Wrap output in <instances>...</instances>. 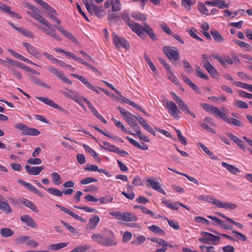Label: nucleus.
<instances>
[{
	"mask_svg": "<svg viewBox=\"0 0 252 252\" xmlns=\"http://www.w3.org/2000/svg\"><path fill=\"white\" fill-rule=\"evenodd\" d=\"M1 236L4 238H7L13 235L14 232L9 228L4 227L0 230Z\"/></svg>",
	"mask_w": 252,
	"mask_h": 252,
	"instance_id": "nucleus-42",
	"label": "nucleus"
},
{
	"mask_svg": "<svg viewBox=\"0 0 252 252\" xmlns=\"http://www.w3.org/2000/svg\"><path fill=\"white\" fill-rule=\"evenodd\" d=\"M81 98V97H80ZM81 98L84 100V102H85L90 110L91 111L92 113L98 119H99L102 116L98 113L97 111L96 110L95 107L92 105V104L91 103V102L87 100L85 97H81Z\"/></svg>",
	"mask_w": 252,
	"mask_h": 252,
	"instance_id": "nucleus-31",
	"label": "nucleus"
},
{
	"mask_svg": "<svg viewBox=\"0 0 252 252\" xmlns=\"http://www.w3.org/2000/svg\"><path fill=\"white\" fill-rule=\"evenodd\" d=\"M18 183L22 186L25 187L27 189L37 194L40 197H43V193L38 190L35 187L33 186L31 184L27 183L24 180H19Z\"/></svg>",
	"mask_w": 252,
	"mask_h": 252,
	"instance_id": "nucleus-11",
	"label": "nucleus"
},
{
	"mask_svg": "<svg viewBox=\"0 0 252 252\" xmlns=\"http://www.w3.org/2000/svg\"><path fill=\"white\" fill-rule=\"evenodd\" d=\"M37 99L41 101V102L44 103L45 104L52 107L54 108H56L58 110L62 111L63 113L66 114H68V111L63 109L60 105L56 103L52 100L46 97H41V96H36L35 97Z\"/></svg>",
	"mask_w": 252,
	"mask_h": 252,
	"instance_id": "nucleus-8",
	"label": "nucleus"
},
{
	"mask_svg": "<svg viewBox=\"0 0 252 252\" xmlns=\"http://www.w3.org/2000/svg\"><path fill=\"white\" fill-rule=\"evenodd\" d=\"M195 68L198 77L203 79H208V76L202 72V70L199 66L196 65Z\"/></svg>",
	"mask_w": 252,
	"mask_h": 252,
	"instance_id": "nucleus-63",
	"label": "nucleus"
},
{
	"mask_svg": "<svg viewBox=\"0 0 252 252\" xmlns=\"http://www.w3.org/2000/svg\"><path fill=\"white\" fill-rule=\"evenodd\" d=\"M163 52L170 61H176L179 58L178 50L174 47L165 46L163 48Z\"/></svg>",
	"mask_w": 252,
	"mask_h": 252,
	"instance_id": "nucleus-5",
	"label": "nucleus"
},
{
	"mask_svg": "<svg viewBox=\"0 0 252 252\" xmlns=\"http://www.w3.org/2000/svg\"><path fill=\"white\" fill-rule=\"evenodd\" d=\"M23 45L26 48L27 51L36 59H39L40 57V54L38 52L37 49L31 45L28 42H23Z\"/></svg>",
	"mask_w": 252,
	"mask_h": 252,
	"instance_id": "nucleus-14",
	"label": "nucleus"
},
{
	"mask_svg": "<svg viewBox=\"0 0 252 252\" xmlns=\"http://www.w3.org/2000/svg\"><path fill=\"white\" fill-rule=\"evenodd\" d=\"M147 182L148 183L147 185L148 187H151L164 195L166 194L165 191L161 188L160 184L157 179L155 178H149L147 179Z\"/></svg>",
	"mask_w": 252,
	"mask_h": 252,
	"instance_id": "nucleus-9",
	"label": "nucleus"
},
{
	"mask_svg": "<svg viewBox=\"0 0 252 252\" xmlns=\"http://www.w3.org/2000/svg\"><path fill=\"white\" fill-rule=\"evenodd\" d=\"M177 104H178L180 109L183 112H184L185 114H188L190 115L193 118H196L195 114L189 109L188 105L182 99H181L180 101L177 102Z\"/></svg>",
	"mask_w": 252,
	"mask_h": 252,
	"instance_id": "nucleus-17",
	"label": "nucleus"
},
{
	"mask_svg": "<svg viewBox=\"0 0 252 252\" xmlns=\"http://www.w3.org/2000/svg\"><path fill=\"white\" fill-rule=\"evenodd\" d=\"M71 75L75 78L79 79L86 87L91 90H94V86L88 81V80L82 76H80L77 74H71Z\"/></svg>",
	"mask_w": 252,
	"mask_h": 252,
	"instance_id": "nucleus-22",
	"label": "nucleus"
},
{
	"mask_svg": "<svg viewBox=\"0 0 252 252\" xmlns=\"http://www.w3.org/2000/svg\"><path fill=\"white\" fill-rule=\"evenodd\" d=\"M99 218L98 216L94 215L93 217L90 219L89 222L86 226L87 229L93 230L99 223Z\"/></svg>",
	"mask_w": 252,
	"mask_h": 252,
	"instance_id": "nucleus-20",
	"label": "nucleus"
},
{
	"mask_svg": "<svg viewBox=\"0 0 252 252\" xmlns=\"http://www.w3.org/2000/svg\"><path fill=\"white\" fill-rule=\"evenodd\" d=\"M198 10L202 14L209 15V11L206 7V5L202 2L199 3L197 5Z\"/></svg>",
	"mask_w": 252,
	"mask_h": 252,
	"instance_id": "nucleus-50",
	"label": "nucleus"
},
{
	"mask_svg": "<svg viewBox=\"0 0 252 252\" xmlns=\"http://www.w3.org/2000/svg\"><path fill=\"white\" fill-rule=\"evenodd\" d=\"M57 30L61 32L64 36L69 39L72 42L74 43H77V39L68 31L65 30L63 27L62 26L58 27L55 26Z\"/></svg>",
	"mask_w": 252,
	"mask_h": 252,
	"instance_id": "nucleus-19",
	"label": "nucleus"
},
{
	"mask_svg": "<svg viewBox=\"0 0 252 252\" xmlns=\"http://www.w3.org/2000/svg\"><path fill=\"white\" fill-rule=\"evenodd\" d=\"M92 238L94 241L97 242L98 243H99L100 245H107L108 244L105 243V242L104 241V237L103 236L100 234H93L92 236Z\"/></svg>",
	"mask_w": 252,
	"mask_h": 252,
	"instance_id": "nucleus-45",
	"label": "nucleus"
},
{
	"mask_svg": "<svg viewBox=\"0 0 252 252\" xmlns=\"http://www.w3.org/2000/svg\"><path fill=\"white\" fill-rule=\"evenodd\" d=\"M137 120L138 119L136 116L127 112V123L135 132L137 130L138 128H140L137 124Z\"/></svg>",
	"mask_w": 252,
	"mask_h": 252,
	"instance_id": "nucleus-10",
	"label": "nucleus"
},
{
	"mask_svg": "<svg viewBox=\"0 0 252 252\" xmlns=\"http://www.w3.org/2000/svg\"><path fill=\"white\" fill-rule=\"evenodd\" d=\"M127 139L128 140L129 142L134 147H136L138 149L142 150H146L148 149V147L146 145L144 144L143 143H141V144H139L138 142L133 139L131 138H129L127 137Z\"/></svg>",
	"mask_w": 252,
	"mask_h": 252,
	"instance_id": "nucleus-35",
	"label": "nucleus"
},
{
	"mask_svg": "<svg viewBox=\"0 0 252 252\" xmlns=\"http://www.w3.org/2000/svg\"><path fill=\"white\" fill-rule=\"evenodd\" d=\"M130 15H131V17H132L133 18H134V19H135L137 21L144 22L147 20L146 16L145 14H144L140 12H138V11L132 12L130 14Z\"/></svg>",
	"mask_w": 252,
	"mask_h": 252,
	"instance_id": "nucleus-33",
	"label": "nucleus"
},
{
	"mask_svg": "<svg viewBox=\"0 0 252 252\" xmlns=\"http://www.w3.org/2000/svg\"><path fill=\"white\" fill-rule=\"evenodd\" d=\"M204 67L208 71V72L213 77H215L218 75V72L215 68L212 66L209 61H206L205 64L204 65Z\"/></svg>",
	"mask_w": 252,
	"mask_h": 252,
	"instance_id": "nucleus-30",
	"label": "nucleus"
},
{
	"mask_svg": "<svg viewBox=\"0 0 252 252\" xmlns=\"http://www.w3.org/2000/svg\"><path fill=\"white\" fill-rule=\"evenodd\" d=\"M212 113H213L215 116L219 117L224 122L225 121L226 118H227L226 114L221 111V110H220V109L216 107H215L213 108V110Z\"/></svg>",
	"mask_w": 252,
	"mask_h": 252,
	"instance_id": "nucleus-36",
	"label": "nucleus"
},
{
	"mask_svg": "<svg viewBox=\"0 0 252 252\" xmlns=\"http://www.w3.org/2000/svg\"><path fill=\"white\" fill-rule=\"evenodd\" d=\"M20 202L22 204L24 205L27 207L29 208L32 211L36 213L38 212V210L37 209L34 203L30 200L25 198H22L20 200Z\"/></svg>",
	"mask_w": 252,
	"mask_h": 252,
	"instance_id": "nucleus-25",
	"label": "nucleus"
},
{
	"mask_svg": "<svg viewBox=\"0 0 252 252\" xmlns=\"http://www.w3.org/2000/svg\"><path fill=\"white\" fill-rule=\"evenodd\" d=\"M45 189L47 191V192L52 195L55 196H57L59 197H61L63 196V193L59 189L55 188H50L48 189L45 188Z\"/></svg>",
	"mask_w": 252,
	"mask_h": 252,
	"instance_id": "nucleus-49",
	"label": "nucleus"
},
{
	"mask_svg": "<svg viewBox=\"0 0 252 252\" xmlns=\"http://www.w3.org/2000/svg\"><path fill=\"white\" fill-rule=\"evenodd\" d=\"M197 199L201 200L207 201V202L212 203L215 205L217 199L215 198L213 196L209 195H202L198 196Z\"/></svg>",
	"mask_w": 252,
	"mask_h": 252,
	"instance_id": "nucleus-39",
	"label": "nucleus"
},
{
	"mask_svg": "<svg viewBox=\"0 0 252 252\" xmlns=\"http://www.w3.org/2000/svg\"><path fill=\"white\" fill-rule=\"evenodd\" d=\"M221 165L225 168L230 173L236 175L240 172V170L238 168L232 165L229 164L226 162H222Z\"/></svg>",
	"mask_w": 252,
	"mask_h": 252,
	"instance_id": "nucleus-32",
	"label": "nucleus"
},
{
	"mask_svg": "<svg viewBox=\"0 0 252 252\" xmlns=\"http://www.w3.org/2000/svg\"><path fill=\"white\" fill-rule=\"evenodd\" d=\"M51 177L55 185H59L62 183L60 175L57 172H53L51 174Z\"/></svg>",
	"mask_w": 252,
	"mask_h": 252,
	"instance_id": "nucleus-57",
	"label": "nucleus"
},
{
	"mask_svg": "<svg viewBox=\"0 0 252 252\" xmlns=\"http://www.w3.org/2000/svg\"><path fill=\"white\" fill-rule=\"evenodd\" d=\"M236 44L240 46L241 48H242L244 49L250 51L252 47L250 45L248 44V43L241 41V40H236L235 41Z\"/></svg>",
	"mask_w": 252,
	"mask_h": 252,
	"instance_id": "nucleus-59",
	"label": "nucleus"
},
{
	"mask_svg": "<svg viewBox=\"0 0 252 252\" xmlns=\"http://www.w3.org/2000/svg\"><path fill=\"white\" fill-rule=\"evenodd\" d=\"M104 241L105 243L108 244L107 245H104L106 247L115 246L117 244V242L112 233H111L110 236L108 237H104Z\"/></svg>",
	"mask_w": 252,
	"mask_h": 252,
	"instance_id": "nucleus-34",
	"label": "nucleus"
},
{
	"mask_svg": "<svg viewBox=\"0 0 252 252\" xmlns=\"http://www.w3.org/2000/svg\"><path fill=\"white\" fill-rule=\"evenodd\" d=\"M32 17L42 23L47 28H51V24L45 19L40 13L32 15Z\"/></svg>",
	"mask_w": 252,
	"mask_h": 252,
	"instance_id": "nucleus-28",
	"label": "nucleus"
},
{
	"mask_svg": "<svg viewBox=\"0 0 252 252\" xmlns=\"http://www.w3.org/2000/svg\"><path fill=\"white\" fill-rule=\"evenodd\" d=\"M177 104H178L180 109L183 112H184L185 114H188L190 115L193 118H196L195 114L189 109L188 105L182 99H181L180 101L177 102Z\"/></svg>",
	"mask_w": 252,
	"mask_h": 252,
	"instance_id": "nucleus-18",
	"label": "nucleus"
},
{
	"mask_svg": "<svg viewBox=\"0 0 252 252\" xmlns=\"http://www.w3.org/2000/svg\"><path fill=\"white\" fill-rule=\"evenodd\" d=\"M212 57L216 59L223 67H226L227 65H231L240 61L238 56L233 52L231 53V57L228 55L221 56L217 53H213Z\"/></svg>",
	"mask_w": 252,
	"mask_h": 252,
	"instance_id": "nucleus-2",
	"label": "nucleus"
},
{
	"mask_svg": "<svg viewBox=\"0 0 252 252\" xmlns=\"http://www.w3.org/2000/svg\"><path fill=\"white\" fill-rule=\"evenodd\" d=\"M127 25L131 30L140 38H145L146 37L145 33H146L152 40L157 39L156 34L148 24L144 23L143 26H141L138 23L132 22H128Z\"/></svg>",
	"mask_w": 252,
	"mask_h": 252,
	"instance_id": "nucleus-1",
	"label": "nucleus"
},
{
	"mask_svg": "<svg viewBox=\"0 0 252 252\" xmlns=\"http://www.w3.org/2000/svg\"><path fill=\"white\" fill-rule=\"evenodd\" d=\"M135 133H131V134L133 135L138 136L139 138H140L141 140H143L145 142L150 141V139L148 137L141 133L140 128H138L137 130L135 131Z\"/></svg>",
	"mask_w": 252,
	"mask_h": 252,
	"instance_id": "nucleus-54",
	"label": "nucleus"
},
{
	"mask_svg": "<svg viewBox=\"0 0 252 252\" xmlns=\"http://www.w3.org/2000/svg\"><path fill=\"white\" fill-rule=\"evenodd\" d=\"M20 220L27 225L32 228H36L37 224L34 222L33 219L28 215H24L20 218Z\"/></svg>",
	"mask_w": 252,
	"mask_h": 252,
	"instance_id": "nucleus-21",
	"label": "nucleus"
},
{
	"mask_svg": "<svg viewBox=\"0 0 252 252\" xmlns=\"http://www.w3.org/2000/svg\"><path fill=\"white\" fill-rule=\"evenodd\" d=\"M28 77L29 79L33 82L35 85L39 86L42 87L46 88L48 89H50L51 87L45 83L42 82L40 79H38L36 77L34 76L32 74H29Z\"/></svg>",
	"mask_w": 252,
	"mask_h": 252,
	"instance_id": "nucleus-24",
	"label": "nucleus"
},
{
	"mask_svg": "<svg viewBox=\"0 0 252 252\" xmlns=\"http://www.w3.org/2000/svg\"><path fill=\"white\" fill-rule=\"evenodd\" d=\"M90 11H88L91 15H94L98 18H100L103 16V9L102 6H98L94 4L92 5Z\"/></svg>",
	"mask_w": 252,
	"mask_h": 252,
	"instance_id": "nucleus-16",
	"label": "nucleus"
},
{
	"mask_svg": "<svg viewBox=\"0 0 252 252\" xmlns=\"http://www.w3.org/2000/svg\"><path fill=\"white\" fill-rule=\"evenodd\" d=\"M111 9L113 12H117L121 9V4L119 0H111Z\"/></svg>",
	"mask_w": 252,
	"mask_h": 252,
	"instance_id": "nucleus-51",
	"label": "nucleus"
},
{
	"mask_svg": "<svg viewBox=\"0 0 252 252\" xmlns=\"http://www.w3.org/2000/svg\"><path fill=\"white\" fill-rule=\"evenodd\" d=\"M199 125L200 126L202 127L203 129L206 130L207 131L210 132L212 133H215L216 132L214 130V129H213L210 125H208L205 123H204L203 122H199Z\"/></svg>",
	"mask_w": 252,
	"mask_h": 252,
	"instance_id": "nucleus-60",
	"label": "nucleus"
},
{
	"mask_svg": "<svg viewBox=\"0 0 252 252\" xmlns=\"http://www.w3.org/2000/svg\"><path fill=\"white\" fill-rule=\"evenodd\" d=\"M14 127L23 131L22 132V135L37 136L40 133V131L36 129L29 128L27 126L22 123L15 125Z\"/></svg>",
	"mask_w": 252,
	"mask_h": 252,
	"instance_id": "nucleus-4",
	"label": "nucleus"
},
{
	"mask_svg": "<svg viewBox=\"0 0 252 252\" xmlns=\"http://www.w3.org/2000/svg\"><path fill=\"white\" fill-rule=\"evenodd\" d=\"M168 79L176 85L179 84L178 79L177 78L175 74L172 72L171 69L167 71V74Z\"/></svg>",
	"mask_w": 252,
	"mask_h": 252,
	"instance_id": "nucleus-52",
	"label": "nucleus"
},
{
	"mask_svg": "<svg viewBox=\"0 0 252 252\" xmlns=\"http://www.w3.org/2000/svg\"><path fill=\"white\" fill-rule=\"evenodd\" d=\"M25 169L29 174L38 175L44 169V167L43 166L31 167L30 165H26Z\"/></svg>",
	"mask_w": 252,
	"mask_h": 252,
	"instance_id": "nucleus-15",
	"label": "nucleus"
},
{
	"mask_svg": "<svg viewBox=\"0 0 252 252\" xmlns=\"http://www.w3.org/2000/svg\"><path fill=\"white\" fill-rule=\"evenodd\" d=\"M234 105L238 108L242 109H246L248 108V105L247 103L239 99L235 100Z\"/></svg>",
	"mask_w": 252,
	"mask_h": 252,
	"instance_id": "nucleus-53",
	"label": "nucleus"
},
{
	"mask_svg": "<svg viewBox=\"0 0 252 252\" xmlns=\"http://www.w3.org/2000/svg\"><path fill=\"white\" fill-rule=\"evenodd\" d=\"M101 147L107 151L114 152L123 156H125L126 154V151L124 150H120L118 148L114 145H110L109 146L104 147H103L102 146H101Z\"/></svg>",
	"mask_w": 252,
	"mask_h": 252,
	"instance_id": "nucleus-27",
	"label": "nucleus"
},
{
	"mask_svg": "<svg viewBox=\"0 0 252 252\" xmlns=\"http://www.w3.org/2000/svg\"><path fill=\"white\" fill-rule=\"evenodd\" d=\"M225 122L228 124H232L233 126L241 127L243 126L242 123L239 120L232 118H227Z\"/></svg>",
	"mask_w": 252,
	"mask_h": 252,
	"instance_id": "nucleus-47",
	"label": "nucleus"
},
{
	"mask_svg": "<svg viewBox=\"0 0 252 252\" xmlns=\"http://www.w3.org/2000/svg\"><path fill=\"white\" fill-rule=\"evenodd\" d=\"M211 34L216 42L223 43L224 39L219 32L215 30L211 31Z\"/></svg>",
	"mask_w": 252,
	"mask_h": 252,
	"instance_id": "nucleus-38",
	"label": "nucleus"
},
{
	"mask_svg": "<svg viewBox=\"0 0 252 252\" xmlns=\"http://www.w3.org/2000/svg\"><path fill=\"white\" fill-rule=\"evenodd\" d=\"M138 121L141 126L147 131L151 133L153 135H156V132L153 128L149 125L147 121L142 117H139Z\"/></svg>",
	"mask_w": 252,
	"mask_h": 252,
	"instance_id": "nucleus-23",
	"label": "nucleus"
},
{
	"mask_svg": "<svg viewBox=\"0 0 252 252\" xmlns=\"http://www.w3.org/2000/svg\"><path fill=\"white\" fill-rule=\"evenodd\" d=\"M196 2L195 0H182V3L183 6L187 8L189 10L190 8V6L194 5Z\"/></svg>",
	"mask_w": 252,
	"mask_h": 252,
	"instance_id": "nucleus-62",
	"label": "nucleus"
},
{
	"mask_svg": "<svg viewBox=\"0 0 252 252\" xmlns=\"http://www.w3.org/2000/svg\"><path fill=\"white\" fill-rule=\"evenodd\" d=\"M199 248L202 252H216L215 248L213 246L201 245Z\"/></svg>",
	"mask_w": 252,
	"mask_h": 252,
	"instance_id": "nucleus-61",
	"label": "nucleus"
},
{
	"mask_svg": "<svg viewBox=\"0 0 252 252\" xmlns=\"http://www.w3.org/2000/svg\"><path fill=\"white\" fill-rule=\"evenodd\" d=\"M67 245L68 243H60L58 244H52L50 246V248L54 251H57L65 247Z\"/></svg>",
	"mask_w": 252,
	"mask_h": 252,
	"instance_id": "nucleus-55",
	"label": "nucleus"
},
{
	"mask_svg": "<svg viewBox=\"0 0 252 252\" xmlns=\"http://www.w3.org/2000/svg\"><path fill=\"white\" fill-rule=\"evenodd\" d=\"M32 17L42 23L47 28H51V24L45 19L40 13L32 15Z\"/></svg>",
	"mask_w": 252,
	"mask_h": 252,
	"instance_id": "nucleus-29",
	"label": "nucleus"
},
{
	"mask_svg": "<svg viewBox=\"0 0 252 252\" xmlns=\"http://www.w3.org/2000/svg\"><path fill=\"white\" fill-rule=\"evenodd\" d=\"M68 92L60 91V92L65 96L68 97L71 99L75 101L78 97L77 94L72 90H68Z\"/></svg>",
	"mask_w": 252,
	"mask_h": 252,
	"instance_id": "nucleus-43",
	"label": "nucleus"
},
{
	"mask_svg": "<svg viewBox=\"0 0 252 252\" xmlns=\"http://www.w3.org/2000/svg\"><path fill=\"white\" fill-rule=\"evenodd\" d=\"M146 240L145 236L140 235L137 237V239L135 241H132L131 244H133L135 246H138L143 244Z\"/></svg>",
	"mask_w": 252,
	"mask_h": 252,
	"instance_id": "nucleus-58",
	"label": "nucleus"
},
{
	"mask_svg": "<svg viewBox=\"0 0 252 252\" xmlns=\"http://www.w3.org/2000/svg\"><path fill=\"white\" fill-rule=\"evenodd\" d=\"M0 209L6 214H9L12 212L11 207L6 202L0 201Z\"/></svg>",
	"mask_w": 252,
	"mask_h": 252,
	"instance_id": "nucleus-41",
	"label": "nucleus"
},
{
	"mask_svg": "<svg viewBox=\"0 0 252 252\" xmlns=\"http://www.w3.org/2000/svg\"><path fill=\"white\" fill-rule=\"evenodd\" d=\"M162 202L166 205V206L172 210H176L179 208V202H175L171 203L170 201L168 200L162 199Z\"/></svg>",
	"mask_w": 252,
	"mask_h": 252,
	"instance_id": "nucleus-44",
	"label": "nucleus"
},
{
	"mask_svg": "<svg viewBox=\"0 0 252 252\" xmlns=\"http://www.w3.org/2000/svg\"><path fill=\"white\" fill-rule=\"evenodd\" d=\"M165 107L171 116L176 120L179 119L180 111L178 109L177 105L173 101H167L165 103Z\"/></svg>",
	"mask_w": 252,
	"mask_h": 252,
	"instance_id": "nucleus-6",
	"label": "nucleus"
},
{
	"mask_svg": "<svg viewBox=\"0 0 252 252\" xmlns=\"http://www.w3.org/2000/svg\"><path fill=\"white\" fill-rule=\"evenodd\" d=\"M216 205L218 208H224L225 209H235L237 208V205L231 202H222L218 199L215 203Z\"/></svg>",
	"mask_w": 252,
	"mask_h": 252,
	"instance_id": "nucleus-13",
	"label": "nucleus"
},
{
	"mask_svg": "<svg viewBox=\"0 0 252 252\" xmlns=\"http://www.w3.org/2000/svg\"><path fill=\"white\" fill-rule=\"evenodd\" d=\"M202 237L199 239V241L202 243H208L214 245L219 244L220 237L214 235L209 232L203 231L201 233Z\"/></svg>",
	"mask_w": 252,
	"mask_h": 252,
	"instance_id": "nucleus-3",
	"label": "nucleus"
},
{
	"mask_svg": "<svg viewBox=\"0 0 252 252\" xmlns=\"http://www.w3.org/2000/svg\"><path fill=\"white\" fill-rule=\"evenodd\" d=\"M113 41L116 48H120L121 47L126 48V40L124 37L118 36V35L113 33L112 34Z\"/></svg>",
	"mask_w": 252,
	"mask_h": 252,
	"instance_id": "nucleus-12",
	"label": "nucleus"
},
{
	"mask_svg": "<svg viewBox=\"0 0 252 252\" xmlns=\"http://www.w3.org/2000/svg\"><path fill=\"white\" fill-rule=\"evenodd\" d=\"M176 131L177 132L178 139L179 142L184 145H187V142L186 141V138L185 137L183 136L181 131L180 130L177 129H176Z\"/></svg>",
	"mask_w": 252,
	"mask_h": 252,
	"instance_id": "nucleus-56",
	"label": "nucleus"
},
{
	"mask_svg": "<svg viewBox=\"0 0 252 252\" xmlns=\"http://www.w3.org/2000/svg\"><path fill=\"white\" fill-rule=\"evenodd\" d=\"M47 69L50 71L53 75L56 76L59 79L62 80L63 82L68 84L69 85L72 84V81L69 80L67 77L65 76L63 73L58 69L55 68L52 66H48Z\"/></svg>",
	"mask_w": 252,
	"mask_h": 252,
	"instance_id": "nucleus-7",
	"label": "nucleus"
},
{
	"mask_svg": "<svg viewBox=\"0 0 252 252\" xmlns=\"http://www.w3.org/2000/svg\"><path fill=\"white\" fill-rule=\"evenodd\" d=\"M109 214L119 220V223H124V222L126 221V212L122 214L120 212H110Z\"/></svg>",
	"mask_w": 252,
	"mask_h": 252,
	"instance_id": "nucleus-26",
	"label": "nucleus"
},
{
	"mask_svg": "<svg viewBox=\"0 0 252 252\" xmlns=\"http://www.w3.org/2000/svg\"><path fill=\"white\" fill-rule=\"evenodd\" d=\"M148 228L153 232L156 234L163 235L165 233L164 231L158 226L156 225H152L148 226Z\"/></svg>",
	"mask_w": 252,
	"mask_h": 252,
	"instance_id": "nucleus-46",
	"label": "nucleus"
},
{
	"mask_svg": "<svg viewBox=\"0 0 252 252\" xmlns=\"http://www.w3.org/2000/svg\"><path fill=\"white\" fill-rule=\"evenodd\" d=\"M16 30L22 34L24 36L31 38L33 37V35L32 32L27 29H25L23 27H20L19 28H16Z\"/></svg>",
	"mask_w": 252,
	"mask_h": 252,
	"instance_id": "nucleus-48",
	"label": "nucleus"
},
{
	"mask_svg": "<svg viewBox=\"0 0 252 252\" xmlns=\"http://www.w3.org/2000/svg\"><path fill=\"white\" fill-rule=\"evenodd\" d=\"M233 83L236 87L245 89L252 93V85H251L240 81H234Z\"/></svg>",
	"mask_w": 252,
	"mask_h": 252,
	"instance_id": "nucleus-40",
	"label": "nucleus"
},
{
	"mask_svg": "<svg viewBox=\"0 0 252 252\" xmlns=\"http://www.w3.org/2000/svg\"><path fill=\"white\" fill-rule=\"evenodd\" d=\"M83 147L85 149L86 151H87L91 156H92L94 159L97 161L98 162H100V159L98 157L97 154L96 153V152L91 147H90L89 146L84 144Z\"/></svg>",
	"mask_w": 252,
	"mask_h": 252,
	"instance_id": "nucleus-37",
	"label": "nucleus"
},
{
	"mask_svg": "<svg viewBox=\"0 0 252 252\" xmlns=\"http://www.w3.org/2000/svg\"><path fill=\"white\" fill-rule=\"evenodd\" d=\"M91 247L89 246H78L76 248L74 249L70 252H85L86 251L89 250Z\"/></svg>",
	"mask_w": 252,
	"mask_h": 252,
	"instance_id": "nucleus-64",
	"label": "nucleus"
}]
</instances>
